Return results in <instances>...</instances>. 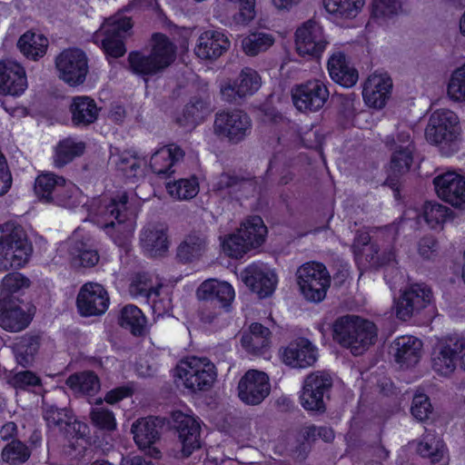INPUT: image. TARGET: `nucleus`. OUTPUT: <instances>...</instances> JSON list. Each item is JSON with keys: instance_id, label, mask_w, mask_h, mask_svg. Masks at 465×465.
<instances>
[{"instance_id": "obj_14", "label": "nucleus", "mask_w": 465, "mask_h": 465, "mask_svg": "<svg viewBox=\"0 0 465 465\" xmlns=\"http://www.w3.org/2000/svg\"><path fill=\"white\" fill-rule=\"evenodd\" d=\"M294 106L301 112H316L323 107L329 98L327 86L320 80H311L296 85L292 90Z\"/></svg>"}, {"instance_id": "obj_36", "label": "nucleus", "mask_w": 465, "mask_h": 465, "mask_svg": "<svg viewBox=\"0 0 465 465\" xmlns=\"http://www.w3.org/2000/svg\"><path fill=\"white\" fill-rule=\"evenodd\" d=\"M207 239L200 232L188 234L177 249V256L183 262L199 259L206 251Z\"/></svg>"}, {"instance_id": "obj_11", "label": "nucleus", "mask_w": 465, "mask_h": 465, "mask_svg": "<svg viewBox=\"0 0 465 465\" xmlns=\"http://www.w3.org/2000/svg\"><path fill=\"white\" fill-rule=\"evenodd\" d=\"M251 118L241 110L223 111L215 115L213 132L221 139L239 143L251 134Z\"/></svg>"}, {"instance_id": "obj_26", "label": "nucleus", "mask_w": 465, "mask_h": 465, "mask_svg": "<svg viewBox=\"0 0 465 465\" xmlns=\"http://www.w3.org/2000/svg\"><path fill=\"white\" fill-rule=\"evenodd\" d=\"M177 423L176 429L179 440L182 445V454L183 457H189L194 450L201 446L200 441V423L193 416L179 412L175 415Z\"/></svg>"}, {"instance_id": "obj_40", "label": "nucleus", "mask_w": 465, "mask_h": 465, "mask_svg": "<svg viewBox=\"0 0 465 465\" xmlns=\"http://www.w3.org/2000/svg\"><path fill=\"white\" fill-rule=\"evenodd\" d=\"M237 232L244 236L245 241L251 242V246L255 248L264 242L267 229L260 216H252L241 224Z\"/></svg>"}, {"instance_id": "obj_2", "label": "nucleus", "mask_w": 465, "mask_h": 465, "mask_svg": "<svg viewBox=\"0 0 465 465\" xmlns=\"http://www.w3.org/2000/svg\"><path fill=\"white\" fill-rule=\"evenodd\" d=\"M127 203L126 193H122L117 198L100 201L94 211L96 223L118 245H124L134 231Z\"/></svg>"}, {"instance_id": "obj_17", "label": "nucleus", "mask_w": 465, "mask_h": 465, "mask_svg": "<svg viewBox=\"0 0 465 465\" xmlns=\"http://www.w3.org/2000/svg\"><path fill=\"white\" fill-rule=\"evenodd\" d=\"M271 386L267 374L256 370L248 371L238 383V395L249 405L260 404L270 393Z\"/></svg>"}, {"instance_id": "obj_20", "label": "nucleus", "mask_w": 465, "mask_h": 465, "mask_svg": "<svg viewBox=\"0 0 465 465\" xmlns=\"http://www.w3.org/2000/svg\"><path fill=\"white\" fill-rule=\"evenodd\" d=\"M432 293L423 284H413L405 289L396 302V316L403 321L410 319L414 313L426 308L430 303Z\"/></svg>"}, {"instance_id": "obj_24", "label": "nucleus", "mask_w": 465, "mask_h": 465, "mask_svg": "<svg viewBox=\"0 0 465 465\" xmlns=\"http://www.w3.org/2000/svg\"><path fill=\"white\" fill-rule=\"evenodd\" d=\"M27 87L24 68L13 60L0 61V93L19 95Z\"/></svg>"}, {"instance_id": "obj_28", "label": "nucleus", "mask_w": 465, "mask_h": 465, "mask_svg": "<svg viewBox=\"0 0 465 465\" xmlns=\"http://www.w3.org/2000/svg\"><path fill=\"white\" fill-rule=\"evenodd\" d=\"M184 156V152L175 144L163 146L157 149L151 156L150 167L157 174H171L174 173L173 167Z\"/></svg>"}, {"instance_id": "obj_35", "label": "nucleus", "mask_w": 465, "mask_h": 465, "mask_svg": "<svg viewBox=\"0 0 465 465\" xmlns=\"http://www.w3.org/2000/svg\"><path fill=\"white\" fill-rule=\"evenodd\" d=\"M271 342V331L260 323H252L249 332L242 337L243 348L253 354L262 353Z\"/></svg>"}, {"instance_id": "obj_29", "label": "nucleus", "mask_w": 465, "mask_h": 465, "mask_svg": "<svg viewBox=\"0 0 465 465\" xmlns=\"http://www.w3.org/2000/svg\"><path fill=\"white\" fill-rule=\"evenodd\" d=\"M30 317L16 301L0 300V326L10 331H20L27 327Z\"/></svg>"}, {"instance_id": "obj_37", "label": "nucleus", "mask_w": 465, "mask_h": 465, "mask_svg": "<svg viewBox=\"0 0 465 465\" xmlns=\"http://www.w3.org/2000/svg\"><path fill=\"white\" fill-rule=\"evenodd\" d=\"M17 46L26 57L36 60L46 53L48 39L42 34L27 31L20 36Z\"/></svg>"}, {"instance_id": "obj_7", "label": "nucleus", "mask_w": 465, "mask_h": 465, "mask_svg": "<svg viewBox=\"0 0 465 465\" xmlns=\"http://www.w3.org/2000/svg\"><path fill=\"white\" fill-rule=\"evenodd\" d=\"M465 370V337L448 335L439 339L431 351V368L440 376L450 377L458 367Z\"/></svg>"}, {"instance_id": "obj_18", "label": "nucleus", "mask_w": 465, "mask_h": 465, "mask_svg": "<svg viewBox=\"0 0 465 465\" xmlns=\"http://www.w3.org/2000/svg\"><path fill=\"white\" fill-rule=\"evenodd\" d=\"M241 280L260 298L270 296L275 290L277 277L263 263L254 262L241 272Z\"/></svg>"}, {"instance_id": "obj_15", "label": "nucleus", "mask_w": 465, "mask_h": 465, "mask_svg": "<svg viewBox=\"0 0 465 465\" xmlns=\"http://www.w3.org/2000/svg\"><path fill=\"white\" fill-rule=\"evenodd\" d=\"M329 44L322 27L315 21L303 23L295 33V46L302 56L319 57Z\"/></svg>"}, {"instance_id": "obj_62", "label": "nucleus", "mask_w": 465, "mask_h": 465, "mask_svg": "<svg viewBox=\"0 0 465 465\" xmlns=\"http://www.w3.org/2000/svg\"><path fill=\"white\" fill-rule=\"evenodd\" d=\"M228 4L238 6L239 12L233 19L238 24H248L255 17V0H225Z\"/></svg>"}, {"instance_id": "obj_51", "label": "nucleus", "mask_w": 465, "mask_h": 465, "mask_svg": "<svg viewBox=\"0 0 465 465\" xmlns=\"http://www.w3.org/2000/svg\"><path fill=\"white\" fill-rule=\"evenodd\" d=\"M450 214V209L439 203H427L423 208V218L431 229L440 227Z\"/></svg>"}, {"instance_id": "obj_61", "label": "nucleus", "mask_w": 465, "mask_h": 465, "mask_svg": "<svg viewBox=\"0 0 465 465\" xmlns=\"http://www.w3.org/2000/svg\"><path fill=\"white\" fill-rule=\"evenodd\" d=\"M411 411L412 416L416 420L423 421L430 418L433 408L427 395L423 393H416L412 400Z\"/></svg>"}, {"instance_id": "obj_46", "label": "nucleus", "mask_w": 465, "mask_h": 465, "mask_svg": "<svg viewBox=\"0 0 465 465\" xmlns=\"http://www.w3.org/2000/svg\"><path fill=\"white\" fill-rule=\"evenodd\" d=\"M40 346L37 336H24L15 344V353L17 362L27 366L34 361V357Z\"/></svg>"}, {"instance_id": "obj_56", "label": "nucleus", "mask_w": 465, "mask_h": 465, "mask_svg": "<svg viewBox=\"0 0 465 465\" xmlns=\"http://www.w3.org/2000/svg\"><path fill=\"white\" fill-rule=\"evenodd\" d=\"M2 457L8 463L17 464L26 461L30 457V451L21 441L13 440L4 448Z\"/></svg>"}, {"instance_id": "obj_47", "label": "nucleus", "mask_w": 465, "mask_h": 465, "mask_svg": "<svg viewBox=\"0 0 465 465\" xmlns=\"http://www.w3.org/2000/svg\"><path fill=\"white\" fill-rule=\"evenodd\" d=\"M160 290H162V284L153 286L148 274L139 273L136 274L129 287L130 294L134 297H143L146 300H150V297H159Z\"/></svg>"}, {"instance_id": "obj_44", "label": "nucleus", "mask_w": 465, "mask_h": 465, "mask_svg": "<svg viewBox=\"0 0 465 465\" xmlns=\"http://www.w3.org/2000/svg\"><path fill=\"white\" fill-rule=\"evenodd\" d=\"M417 452L424 458L430 460L431 463H437L443 459L444 446L442 441L433 433H426L417 445Z\"/></svg>"}, {"instance_id": "obj_16", "label": "nucleus", "mask_w": 465, "mask_h": 465, "mask_svg": "<svg viewBox=\"0 0 465 465\" xmlns=\"http://www.w3.org/2000/svg\"><path fill=\"white\" fill-rule=\"evenodd\" d=\"M433 184L437 195L446 203L465 208V177L453 171L434 177Z\"/></svg>"}, {"instance_id": "obj_45", "label": "nucleus", "mask_w": 465, "mask_h": 465, "mask_svg": "<svg viewBox=\"0 0 465 465\" xmlns=\"http://www.w3.org/2000/svg\"><path fill=\"white\" fill-rule=\"evenodd\" d=\"M30 280L20 272H12L6 274L2 281L0 300L16 301L13 296L19 293L22 290L28 288Z\"/></svg>"}, {"instance_id": "obj_1", "label": "nucleus", "mask_w": 465, "mask_h": 465, "mask_svg": "<svg viewBox=\"0 0 465 465\" xmlns=\"http://www.w3.org/2000/svg\"><path fill=\"white\" fill-rule=\"evenodd\" d=\"M376 325L357 315H344L333 323V339L353 355H361L377 340Z\"/></svg>"}, {"instance_id": "obj_39", "label": "nucleus", "mask_w": 465, "mask_h": 465, "mask_svg": "<svg viewBox=\"0 0 465 465\" xmlns=\"http://www.w3.org/2000/svg\"><path fill=\"white\" fill-rule=\"evenodd\" d=\"M366 258L363 265L370 267H380L388 265L395 260V252L391 244L372 242L366 248Z\"/></svg>"}, {"instance_id": "obj_32", "label": "nucleus", "mask_w": 465, "mask_h": 465, "mask_svg": "<svg viewBox=\"0 0 465 465\" xmlns=\"http://www.w3.org/2000/svg\"><path fill=\"white\" fill-rule=\"evenodd\" d=\"M141 243L150 256L163 255L169 247L166 229L162 225L148 226L141 234Z\"/></svg>"}, {"instance_id": "obj_55", "label": "nucleus", "mask_w": 465, "mask_h": 465, "mask_svg": "<svg viewBox=\"0 0 465 465\" xmlns=\"http://www.w3.org/2000/svg\"><path fill=\"white\" fill-rule=\"evenodd\" d=\"M43 416L47 425L54 428L69 425L73 420L70 411L66 408L59 409L54 405L47 403H45Z\"/></svg>"}, {"instance_id": "obj_54", "label": "nucleus", "mask_w": 465, "mask_h": 465, "mask_svg": "<svg viewBox=\"0 0 465 465\" xmlns=\"http://www.w3.org/2000/svg\"><path fill=\"white\" fill-rule=\"evenodd\" d=\"M95 403L97 406L93 407L90 412L92 422L101 429L114 430L116 425L114 413L102 405L103 400L101 398L97 399Z\"/></svg>"}, {"instance_id": "obj_19", "label": "nucleus", "mask_w": 465, "mask_h": 465, "mask_svg": "<svg viewBox=\"0 0 465 465\" xmlns=\"http://www.w3.org/2000/svg\"><path fill=\"white\" fill-rule=\"evenodd\" d=\"M110 299L103 285L96 282L84 284L77 295L76 304L84 316L104 314L109 307Z\"/></svg>"}, {"instance_id": "obj_63", "label": "nucleus", "mask_w": 465, "mask_h": 465, "mask_svg": "<svg viewBox=\"0 0 465 465\" xmlns=\"http://www.w3.org/2000/svg\"><path fill=\"white\" fill-rule=\"evenodd\" d=\"M17 390H28L41 384L40 378L31 371H23L14 374L8 381Z\"/></svg>"}, {"instance_id": "obj_49", "label": "nucleus", "mask_w": 465, "mask_h": 465, "mask_svg": "<svg viewBox=\"0 0 465 465\" xmlns=\"http://www.w3.org/2000/svg\"><path fill=\"white\" fill-rule=\"evenodd\" d=\"M61 187L60 192L54 196L53 204L73 209L81 203V193L75 184L64 179Z\"/></svg>"}, {"instance_id": "obj_57", "label": "nucleus", "mask_w": 465, "mask_h": 465, "mask_svg": "<svg viewBox=\"0 0 465 465\" xmlns=\"http://www.w3.org/2000/svg\"><path fill=\"white\" fill-rule=\"evenodd\" d=\"M73 263L74 266L91 268L96 265L100 256L96 250L87 248L83 243L72 249Z\"/></svg>"}, {"instance_id": "obj_50", "label": "nucleus", "mask_w": 465, "mask_h": 465, "mask_svg": "<svg viewBox=\"0 0 465 465\" xmlns=\"http://www.w3.org/2000/svg\"><path fill=\"white\" fill-rule=\"evenodd\" d=\"M273 44L271 35L265 33H252L243 38L242 46L248 55H256L266 51Z\"/></svg>"}, {"instance_id": "obj_33", "label": "nucleus", "mask_w": 465, "mask_h": 465, "mask_svg": "<svg viewBox=\"0 0 465 465\" xmlns=\"http://www.w3.org/2000/svg\"><path fill=\"white\" fill-rule=\"evenodd\" d=\"M328 71L333 81L345 87L354 85L358 81L357 71L346 62L344 54H333L328 61Z\"/></svg>"}, {"instance_id": "obj_27", "label": "nucleus", "mask_w": 465, "mask_h": 465, "mask_svg": "<svg viewBox=\"0 0 465 465\" xmlns=\"http://www.w3.org/2000/svg\"><path fill=\"white\" fill-rule=\"evenodd\" d=\"M422 341L411 335L398 337L391 344L397 363L402 368L415 366L422 355Z\"/></svg>"}, {"instance_id": "obj_53", "label": "nucleus", "mask_w": 465, "mask_h": 465, "mask_svg": "<svg viewBox=\"0 0 465 465\" xmlns=\"http://www.w3.org/2000/svg\"><path fill=\"white\" fill-rule=\"evenodd\" d=\"M447 94L454 102H465V64L451 74Z\"/></svg>"}, {"instance_id": "obj_23", "label": "nucleus", "mask_w": 465, "mask_h": 465, "mask_svg": "<svg viewBox=\"0 0 465 465\" xmlns=\"http://www.w3.org/2000/svg\"><path fill=\"white\" fill-rule=\"evenodd\" d=\"M392 88V81L387 74H372L365 81L362 96L365 104L381 109L386 104Z\"/></svg>"}, {"instance_id": "obj_34", "label": "nucleus", "mask_w": 465, "mask_h": 465, "mask_svg": "<svg viewBox=\"0 0 465 465\" xmlns=\"http://www.w3.org/2000/svg\"><path fill=\"white\" fill-rule=\"evenodd\" d=\"M64 179L63 176L49 172L39 174L34 187L36 197L45 203H53L55 194L62 189Z\"/></svg>"}, {"instance_id": "obj_6", "label": "nucleus", "mask_w": 465, "mask_h": 465, "mask_svg": "<svg viewBox=\"0 0 465 465\" xmlns=\"http://www.w3.org/2000/svg\"><path fill=\"white\" fill-rule=\"evenodd\" d=\"M425 135L428 142L440 145L445 154L456 152L460 137L457 114L449 109L436 110L430 117Z\"/></svg>"}, {"instance_id": "obj_10", "label": "nucleus", "mask_w": 465, "mask_h": 465, "mask_svg": "<svg viewBox=\"0 0 465 465\" xmlns=\"http://www.w3.org/2000/svg\"><path fill=\"white\" fill-rule=\"evenodd\" d=\"M55 68L60 80L69 86H78L84 83L88 71V58L79 48H67L55 57Z\"/></svg>"}, {"instance_id": "obj_9", "label": "nucleus", "mask_w": 465, "mask_h": 465, "mask_svg": "<svg viewBox=\"0 0 465 465\" xmlns=\"http://www.w3.org/2000/svg\"><path fill=\"white\" fill-rule=\"evenodd\" d=\"M297 282L302 295L310 302L322 301L331 283L326 267L320 262H306L296 272Z\"/></svg>"}, {"instance_id": "obj_60", "label": "nucleus", "mask_w": 465, "mask_h": 465, "mask_svg": "<svg viewBox=\"0 0 465 465\" xmlns=\"http://www.w3.org/2000/svg\"><path fill=\"white\" fill-rule=\"evenodd\" d=\"M115 165L125 177H135L141 168V161L130 152H124L118 155Z\"/></svg>"}, {"instance_id": "obj_3", "label": "nucleus", "mask_w": 465, "mask_h": 465, "mask_svg": "<svg viewBox=\"0 0 465 465\" xmlns=\"http://www.w3.org/2000/svg\"><path fill=\"white\" fill-rule=\"evenodd\" d=\"M149 54L132 52L128 55L131 70L140 75H153L162 73L175 59V45L162 34L153 35Z\"/></svg>"}, {"instance_id": "obj_12", "label": "nucleus", "mask_w": 465, "mask_h": 465, "mask_svg": "<svg viewBox=\"0 0 465 465\" xmlns=\"http://www.w3.org/2000/svg\"><path fill=\"white\" fill-rule=\"evenodd\" d=\"M332 386L331 375L324 371H316L306 376L300 396L302 406L310 411L323 412L326 409L324 398Z\"/></svg>"}, {"instance_id": "obj_13", "label": "nucleus", "mask_w": 465, "mask_h": 465, "mask_svg": "<svg viewBox=\"0 0 465 465\" xmlns=\"http://www.w3.org/2000/svg\"><path fill=\"white\" fill-rule=\"evenodd\" d=\"M262 80L259 74L252 68L244 67L235 80H226L220 85L223 100L228 103H238L254 94L261 87Z\"/></svg>"}, {"instance_id": "obj_52", "label": "nucleus", "mask_w": 465, "mask_h": 465, "mask_svg": "<svg viewBox=\"0 0 465 465\" xmlns=\"http://www.w3.org/2000/svg\"><path fill=\"white\" fill-rule=\"evenodd\" d=\"M252 248L251 242L245 241L244 236L237 232L226 236L223 242V252L236 259L242 257Z\"/></svg>"}, {"instance_id": "obj_31", "label": "nucleus", "mask_w": 465, "mask_h": 465, "mask_svg": "<svg viewBox=\"0 0 465 465\" xmlns=\"http://www.w3.org/2000/svg\"><path fill=\"white\" fill-rule=\"evenodd\" d=\"M70 112L74 125L87 126L97 120L100 108L89 96H74L72 98Z\"/></svg>"}, {"instance_id": "obj_8", "label": "nucleus", "mask_w": 465, "mask_h": 465, "mask_svg": "<svg viewBox=\"0 0 465 465\" xmlns=\"http://www.w3.org/2000/svg\"><path fill=\"white\" fill-rule=\"evenodd\" d=\"M132 27L133 24L129 17L116 14L106 19L95 33V42L101 41L102 47L107 55L114 58L121 57L126 52L124 39Z\"/></svg>"}, {"instance_id": "obj_30", "label": "nucleus", "mask_w": 465, "mask_h": 465, "mask_svg": "<svg viewBox=\"0 0 465 465\" xmlns=\"http://www.w3.org/2000/svg\"><path fill=\"white\" fill-rule=\"evenodd\" d=\"M163 420L159 418L148 417L136 420L132 426V433L135 443L140 449L150 448L160 437Z\"/></svg>"}, {"instance_id": "obj_25", "label": "nucleus", "mask_w": 465, "mask_h": 465, "mask_svg": "<svg viewBox=\"0 0 465 465\" xmlns=\"http://www.w3.org/2000/svg\"><path fill=\"white\" fill-rule=\"evenodd\" d=\"M230 45L228 37L222 31L207 30L200 35L194 52L201 59L213 60L225 53Z\"/></svg>"}, {"instance_id": "obj_42", "label": "nucleus", "mask_w": 465, "mask_h": 465, "mask_svg": "<svg viewBox=\"0 0 465 465\" xmlns=\"http://www.w3.org/2000/svg\"><path fill=\"white\" fill-rule=\"evenodd\" d=\"M328 13L342 18H354L361 11L365 0H323Z\"/></svg>"}, {"instance_id": "obj_41", "label": "nucleus", "mask_w": 465, "mask_h": 465, "mask_svg": "<svg viewBox=\"0 0 465 465\" xmlns=\"http://www.w3.org/2000/svg\"><path fill=\"white\" fill-rule=\"evenodd\" d=\"M85 144L83 142H75L71 138H67L59 143L56 147L54 157V163L56 167L61 168L73 161L76 156L84 153Z\"/></svg>"}, {"instance_id": "obj_48", "label": "nucleus", "mask_w": 465, "mask_h": 465, "mask_svg": "<svg viewBox=\"0 0 465 465\" xmlns=\"http://www.w3.org/2000/svg\"><path fill=\"white\" fill-rule=\"evenodd\" d=\"M168 193L177 200H189L199 192V184L195 178L179 179L166 184Z\"/></svg>"}, {"instance_id": "obj_58", "label": "nucleus", "mask_w": 465, "mask_h": 465, "mask_svg": "<svg viewBox=\"0 0 465 465\" xmlns=\"http://www.w3.org/2000/svg\"><path fill=\"white\" fill-rule=\"evenodd\" d=\"M414 148L403 146V148H394L391 161V169L394 173H404L409 171L412 163V153Z\"/></svg>"}, {"instance_id": "obj_22", "label": "nucleus", "mask_w": 465, "mask_h": 465, "mask_svg": "<svg viewBox=\"0 0 465 465\" xmlns=\"http://www.w3.org/2000/svg\"><path fill=\"white\" fill-rule=\"evenodd\" d=\"M201 301L217 304L219 309L228 311L235 297L233 287L227 282L208 279L203 282L196 291Z\"/></svg>"}, {"instance_id": "obj_21", "label": "nucleus", "mask_w": 465, "mask_h": 465, "mask_svg": "<svg viewBox=\"0 0 465 465\" xmlns=\"http://www.w3.org/2000/svg\"><path fill=\"white\" fill-rule=\"evenodd\" d=\"M317 347L308 339L300 338L289 343L282 351V361L297 369L312 366L318 360Z\"/></svg>"}, {"instance_id": "obj_4", "label": "nucleus", "mask_w": 465, "mask_h": 465, "mask_svg": "<svg viewBox=\"0 0 465 465\" xmlns=\"http://www.w3.org/2000/svg\"><path fill=\"white\" fill-rule=\"evenodd\" d=\"M33 246L24 229L12 223L0 225V271L26 264Z\"/></svg>"}, {"instance_id": "obj_64", "label": "nucleus", "mask_w": 465, "mask_h": 465, "mask_svg": "<svg viewBox=\"0 0 465 465\" xmlns=\"http://www.w3.org/2000/svg\"><path fill=\"white\" fill-rule=\"evenodd\" d=\"M206 112L205 104L202 100L196 99L186 104L183 114L189 123L196 124L203 119Z\"/></svg>"}, {"instance_id": "obj_5", "label": "nucleus", "mask_w": 465, "mask_h": 465, "mask_svg": "<svg viewBox=\"0 0 465 465\" xmlns=\"http://www.w3.org/2000/svg\"><path fill=\"white\" fill-rule=\"evenodd\" d=\"M175 377L193 392L207 391L216 381L217 371L208 358L190 356L179 361Z\"/></svg>"}, {"instance_id": "obj_38", "label": "nucleus", "mask_w": 465, "mask_h": 465, "mask_svg": "<svg viewBox=\"0 0 465 465\" xmlns=\"http://www.w3.org/2000/svg\"><path fill=\"white\" fill-rule=\"evenodd\" d=\"M120 325L130 330L134 335L141 336L145 333L146 318L137 306L128 304L121 311Z\"/></svg>"}, {"instance_id": "obj_43", "label": "nucleus", "mask_w": 465, "mask_h": 465, "mask_svg": "<svg viewBox=\"0 0 465 465\" xmlns=\"http://www.w3.org/2000/svg\"><path fill=\"white\" fill-rule=\"evenodd\" d=\"M66 385L75 393L93 394L100 389L98 377L92 371L75 373L69 376Z\"/></svg>"}, {"instance_id": "obj_59", "label": "nucleus", "mask_w": 465, "mask_h": 465, "mask_svg": "<svg viewBox=\"0 0 465 465\" xmlns=\"http://www.w3.org/2000/svg\"><path fill=\"white\" fill-rule=\"evenodd\" d=\"M401 10L398 0H373L372 15L381 20L390 19L397 15Z\"/></svg>"}]
</instances>
